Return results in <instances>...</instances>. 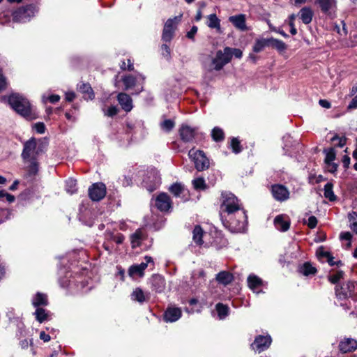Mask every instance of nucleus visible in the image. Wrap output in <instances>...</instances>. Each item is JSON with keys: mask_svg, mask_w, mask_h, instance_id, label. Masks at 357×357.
I'll list each match as a JSON object with an SVG mask.
<instances>
[{"mask_svg": "<svg viewBox=\"0 0 357 357\" xmlns=\"http://www.w3.org/2000/svg\"><path fill=\"white\" fill-rule=\"evenodd\" d=\"M220 217L224 226L231 232L245 231L247 215L239 204L238 198L231 192L222 193Z\"/></svg>", "mask_w": 357, "mask_h": 357, "instance_id": "nucleus-1", "label": "nucleus"}, {"mask_svg": "<svg viewBox=\"0 0 357 357\" xmlns=\"http://www.w3.org/2000/svg\"><path fill=\"white\" fill-rule=\"evenodd\" d=\"M10 107L20 115L29 118L32 114V107L29 101L22 96L14 93L8 97Z\"/></svg>", "mask_w": 357, "mask_h": 357, "instance_id": "nucleus-2", "label": "nucleus"}, {"mask_svg": "<svg viewBox=\"0 0 357 357\" xmlns=\"http://www.w3.org/2000/svg\"><path fill=\"white\" fill-rule=\"evenodd\" d=\"M231 61V48L225 47L223 51L218 50L216 56L211 61L210 64L203 62L204 67L208 71L220 70L227 63Z\"/></svg>", "mask_w": 357, "mask_h": 357, "instance_id": "nucleus-3", "label": "nucleus"}, {"mask_svg": "<svg viewBox=\"0 0 357 357\" xmlns=\"http://www.w3.org/2000/svg\"><path fill=\"white\" fill-rule=\"evenodd\" d=\"M190 158L194 162L198 171H203L209 167V160L201 150L192 149L188 153Z\"/></svg>", "mask_w": 357, "mask_h": 357, "instance_id": "nucleus-4", "label": "nucleus"}, {"mask_svg": "<svg viewBox=\"0 0 357 357\" xmlns=\"http://www.w3.org/2000/svg\"><path fill=\"white\" fill-rule=\"evenodd\" d=\"M37 13L35 6L28 5L19 8L13 13V20L17 22H26L29 21Z\"/></svg>", "mask_w": 357, "mask_h": 357, "instance_id": "nucleus-5", "label": "nucleus"}, {"mask_svg": "<svg viewBox=\"0 0 357 357\" xmlns=\"http://www.w3.org/2000/svg\"><path fill=\"white\" fill-rule=\"evenodd\" d=\"M181 15L169 18L165 24L162 38L165 42H169L174 36V31L176 29L177 24L181 21Z\"/></svg>", "mask_w": 357, "mask_h": 357, "instance_id": "nucleus-6", "label": "nucleus"}, {"mask_svg": "<svg viewBox=\"0 0 357 357\" xmlns=\"http://www.w3.org/2000/svg\"><path fill=\"white\" fill-rule=\"evenodd\" d=\"M160 183V178L155 169L148 172L143 180V185L149 192L155 190Z\"/></svg>", "mask_w": 357, "mask_h": 357, "instance_id": "nucleus-7", "label": "nucleus"}, {"mask_svg": "<svg viewBox=\"0 0 357 357\" xmlns=\"http://www.w3.org/2000/svg\"><path fill=\"white\" fill-rule=\"evenodd\" d=\"M271 342L272 340L270 335H257L251 344V348L255 351L261 353L270 347Z\"/></svg>", "mask_w": 357, "mask_h": 357, "instance_id": "nucleus-8", "label": "nucleus"}, {"mask_svg": "<svg viewBox=\"0 0 357 357\" xmlns=\"http://www.w3.org/2000/svg\"><path fill=\"white\" fill-rule=\"evenodd\" d=\"M89 196L93 201H100L103 199L106 195V187L102 183H93L89 188Z\"/></svg>", "mask_w": 357, "mask_h": 357, "instance_id": "nucleus-9", "label": "nucleus"}, {"mask_svg": "<svg viewBox=\"0 0 357 357\" xmlns=\"http://www.w3.org/2000/svg\"><path fill=\"white\" fill-rule=\"evenodd\" d=\"M354 290V283L348 281L342 285H337L335 288L336 297L340 300H344L351 296Z\"/></svg>", "mask_w": 357, "mask_h": 357, "instance_id": "nucleus-10", "label": "nucleus"}, {"mask_svg": "<svg viewBox=\"0 0 357 357\" xmlns=\"http://www.w3.org/2000/svg\"><path fill=\"white\" fill-rule=\"evenodd\" d=\"M145 80V77L141 74L137 75V76L134 77L133 75H126L124 76L122 79V81L123 82V84L125 86V90H129L130 89H132L135 86H136L137 83L138 82L141 87L140 89L136 92V94L139 93L141 91H143V84Z\"/></svg>", "mask_w": 357, "mask_h": 357, "instance_id": "nucleus-11", "label": "nucleus"}, {"mask_svg": "<svg viewBox=\"0 0 357 357\" xmlns=\"http://www.w3.org/2000/svg\"><path fill=\"white\" fill-rule=\"evenodd\" d=\"M271 193L274 199L278 202H284L289 198V191L283 185L275 184L271 186Z\"/></svg>", "mask_w": 357, "mask_h": 357, "instance_id": "nucleus-12", "label": "nucleus"}, {"mask_svg": "<svg viewBox=\"0 0 357 357\" xmlns=\"http://www.w3.org/2000/svg\"><path fill=\"white\" fill-rule=\"evenodd\" d=\"M155 205L162 212L168 211L172 207V201L169 196L166 193L159 194L155 200Z\"/></svg>", "mask_w": 357, "mask_h": 357, "instance_id": "nucleus-13", "label": "nucleus"}, {"mask_svg": "<svg viewBox=\"0 0 357 357\" xmlns=\"http://www.w3.org/2000/svg\"><path fill=\"white\" fill-rule=\"evenodd\" d=\"M36 149V142L33 138L30 139L24 144V149L22 153V158L27 161L29 159L34 158V153Z\"/></svg>", "mask_w": 357, "mask_h": 357, "instance_id": "nucleus-14", "label": "nucleus"}, {"mask_svg": "<svg viewBox=\"0 0 357 357\" xmlns=\"http://www.w3.org/2000/svg\"><path fill=\"white\" fill-rule=\"evenodd\" d=\"M179 134L183 142H192L195 137L196 129L188 125H182L179 129Z\"/></svg>", "mask_w": 357, "mask_h": 357, "instance_id": "nucleus-15", "label": "nucleus"}, {"mask_svg": "<svg viewBox=\"0 0 357 357\" xmlns=\"http://www.w3.org/2000/svg\"><path fill=\"white\" fill-rule=\"evenodd\" d=\"M181 310L179 307H169L164 314V320L166 322H174L181 317Z\"/></svg>", "mask_w": 357, "mask_h": 357, "instance_id": "nucleus-16", "label": "nucleus"}, {"mask_svg": "<svg viewBox=\"0 0 357 357\" xmlns=\"http://www.w3.org/2000/svg\"><path fill=\"white\" fill-rule=\"evenodd\" d=\"M117 100L124 111L128 112L132 110L133 107L132 100L129 95L125 93H119L117 96Z\"/></svg>", "mask_w": 357, "mask_h": 357, "instance_id": "nucleus-17", "label": "nucleus"}, {"mask_svg": "<svg viewBox=\"0 0 357 357\" xmlns=\"http://www.w3.org/2000/svg\"><path fill=\"white\" fill-rule=\"evenodd\" d=\"M192 285L195 287H199L206 282V274L204 270H195L191 275Z\"/></svg>", "mask_w": 357, "mask_h": 357, "instance_id": "nucleus-18", "label": "nucleus"}, {"mask_svg": "<svg viewBox=\"0 0 357 357\" xmlns=\"http://www.w3.org/2000/svg\"><path fill=\"white\" fill-rule=\"evenodd\" d=\"M151 288L157 293H161L165 288V281L162 276L154 275L151 279Z\"/></svg>", "mask_w": 357, "mask_h": 357, "instance_id": "nucleus-19", "label": "nucleus"}, {"mask_svg": "<svg viewBox=\"0 0 357 357\" xmlns=\"http://www.w3.org/2000/svg\"><path fill=\"white\" fill-rule=\"evenodd\" d=\"M229 21L241 31H246L248 29L245 23V15L243 14L231 16L229 18Z\"/></svg>", "mask_w": 357, "mask_h": 357, "instance_id": "nucleus-20", "label": "nucleus"}, {"mask_svg": "<svg viewBox=\"0 0 357 357\" xmlns=\"http://www.w3.org/2000/svg\"><path fill=\"white\" fill-rule=\"evenodd\" d=\"M357 347V342L352 338H346L339 344V349L342 353L351 352Z\"/></svg>", "mask_w": 357, "mask_h": 357, "instance_id": "nucleus-21", "label": "nucleus"}, {"mask_svg": "<svg viewBox=\"0 0 357 357\" xmlns=\"http://www.w3.org/2000/svg\"><path fill=\"white\" fill-rule=\"evenodd\" d=\"M274 225L278 230L286 231L289 228L290 222L289 220H285V217L283 215H279L274 219Z\"/></svg>", "mask_w": 357, "mask_h": 357, "instance_id": "nucleus-22", "label": "nucleus"}, {"mask_svg": "<svg viewBox=\"0 0 357 357\" xmlns=\"http://www.w3.org/2000/svg\"><path fill=\"white\" fill-rule=\"evenodd\" d=\"M315 3L319 6L321 11L325 13H331L336 6L335 0H315Z\"/></svg>", "mask_w": 357, "mask_h": 357, "instance_id": "nucleus-23", "label": "nucleus"}, {"mask_svg": "<svg viewBox=\"0 0 357 357\" xmlns=\"http://www.w3.org/2000/svg\"><path fill=\"white\" fill-rule=\"evenodd\" d=\"M313 15L314 13L310 7H303L298 13L299 17L305 24H308L312 22Z\"/></svg>", "mask_w": 357, "mask_h": 357, "instance_id": "nucleus-24", "label": "nucleus"}, {"mask_svg": "<svg viewBox=\"0 0 357 357\" xmlns=\"http://www.w3.org/2000/svg\"><path fill=\"white\" fill-rule=\"evenodd\" d=\"M215 279L220 284L226 286L233 281L234 276L231 273L223 271L216 275Z\"/></svg>", "mask_w": 357, "mask_h": 357, "instance_id": "nucleus-25", "label": "nucleus"}, {"mask_svg": "<svg viewBox=\"0 0 357 357\" xmlns=\"http://www.w3.org/2000/svg\"><path fill=\"white\" fill-rule=\"evenodd\" d=\"M32 305L34 307H40V306H46L48 304L47 295L38 292L32 298Z\"/></svg>", "mask_w": 357, "mask_h": 357, "instance_id": "nucleus-26", "label": "nucleus"}, {"mask_svg": "<svg viewBox=\"0 0 357 357\" xmlns=\"http://www.w3.org/2000/svg\"><path fill=\"white\" fill-rule=\"evenodd\" d=\"M247 281L250 289L257 294L260 292L257 289L262 285V280L261 278L255 275H250L248 277Z\"/></svg>", "mask_w": 357, "mask_h": 357, "instance_id": "nucleus-27", "label": "nucleus"}, {"mask_svg": "<svg viewBox=\"0 0 357 357\" xmlns=\"http://www.w3.org/2000/svg\"><path fill=\"white\" fill-rule=\"evenodd\" d=\"M149 298V294L144 293L142 289L136 288L131 294V299L142 303Z\"/></svg>", "mask_w": 357, "mask_h": 357, "instance_id": "nucleus-28", "label": "nucleus"}, {"mask_svg": "<svg viewBox=\"0 0 357 357\" xmlns=\"http://www.w3.org/2000/svg\"><path fill=\"white\" fill-rule=\"evenodd\" d=\"M207 26L211 29H215L218 32H221L220 20L215 14H211L207 16Z\"/></svg>", "mask_w": 357, "mask_h": 357, "instance_id": "nucleus-29", "label": "nucleus"}, {"mask_svg": "<svg viewBox=\"0 0 357 357\" xmlns=\"http://www.w3.org/2000/svg\"><path fill=\"white\" fill-rule=\"evenodd\" d=\"M267 46H269V38H257L252 47V50L255 53H259Z\"/></svg>", "mask_w": 357, "mask_h": 357, "instance_id": "nucleus-30", "label": "nucleus"}, {"mask_svg": "<svg viewBox=\"0 0 357 357\" xmlns=\"http://www.w3.org/2000/svg\"><path fill=\"white\" fill-rule=\"evenodd\" d=\"M144 238V234L142 230L137 229L130 236L132 248H135L140 245L141 241Z\"/></svg>", "mask_w": 357, "mask_h": 357, "instance_id": "nucleus-31", "label": "nucleus"}, {"mask_svg": "<svg viewBox=\"0 0 357 357\" xmlns=\"http://www.w3.org/2000/svg\"><path fill=\"white\" fill-rule=\"evenodd\" d=\"M79 90L84 95L85 99L92 100L94 98V93L92 88L89 84L82 83L79 86Z\"/></svg>", "mask_w": 357, "mask_h": 357, "instance_id": "nucleus-32", "label": "nucleus"}, {"mask_svg": "<svg viewBox=\"0 0 357 357\" xmlns=\"http://www.w3.org/2000/svg\"><path fill=\"white\" fill-rule=\"evenodd\" d=\"M203 234L204 231L202 227L199 225L195 226L192 231V239L196 244L199 245H202Z\"/></svg>", "mask_w": 357, "mask_h": 357, "instance_id": "nucleus-33", "label": "nucleus"}, {"mask_svg": "<svg viewBox=\"0 0 357 357\" xmlns=\"http://www.w3.org/2000/svg\"><path fill=\"white\" fill-rule=\"evenodd\" d=\"M269 45H271L280 52H282L287 49V45L283 41L273 38H269Z\"/></svg>", "mask_w": 357, "mask_h": 357, "instance_id": "nucleus-34", "label": "nucleus"}, {"mask_svg": "<svg viewBox=\"0 0 357 357\" xmlns=\"http://www.w3.org/2000/svg\"><path fill=\"white\" fill-rule=\"evenodd\" d=\"M333 185L331 183H327L324 185V197L331 202L335 201L337 198L333 192Z\"/></svg>", "mask_w": 357, "mask_h": 357, "instance_id": "nucleus-35", "label": "nucleus"}, {"mask_svg": "<svg viewBox=\"0 0 357 357\" xmlns=\"http://www.w3.org/2000/svg\"><path fill=\"white\" fill-rule=\"evenodd\" d=\"M299 272L305 276H308L310 275L315 274L317 272V269L314 266H312V264H310L308 262H306L302 266L300 267Z\"/></svg>", "mask_w": 357, "mask_h": 357, "instance_id": "nucleus-36", "label": "nucleus"}, {"mask_svg": "<svg viewBox=\"0 0 357 357\" xmlns=\"http://www.w3.org/2000/svg\"><path fill=\"white\" fill-rule=\"evenodd\" d=\"M169 191L176 197H181L185 192V188L181 183H176L172 185Z\"/></svg>", "mask_w": 357, "mask_h": 357, "instance_id": "nucleus-37", "label": "nucleus"}, {"mask_svg": "<svg viewBox=\"0 0 357 357\" xmlns=\"http://www.w3.org/2000/svg\"><path fill=\"white\" fill-rule=\"evenodd\" d=\"M220 319H224L229 314V307L222 303H218L215 306Z\"/></svg>", "mask_w": 357, "mask_h": 357, "instance_id": "nucleus-38", "label": "nucleus"}, {"mask_svg": "<svg viewBox=\"0 0 357 357\" xmlns=\"http://www.w3.org/2000/svg\"><path fill=\"white\" fill-rule=\"evenodd\" d=\"M66 190L68 193L72 195L77 192V181L73 178H68L66 181Z\"/></svg>", "mask_w": 357, "mask_h": 357, "instance_id": "nucleus-39", "label": "nucleus"}, {"mask_svg": "<svg viewBox=\"0 0 357 357\" xmlns=\"http://www.w3.org/2000/svg\"><path fill=\"white\" fill-rule=\"evenodd\" d=\"M36 310L35 312L33 313L35 315V317L38 321L40 323L43 322L47 318V311L43 309V307H36Z\"/></svg>", "mask_w": 357, "mask_h": 357, "instance_id": "nucleus-40", "label": "nucleus"}, {"mask_svg": "<svg viewBox=\"0 0 357 357\" xmlns=\"http://www.w3.org/2000/svg\"><path fill=\"white\" fill-rule=\"evenodd\" d=\"M211 136L214 141L220 142L224 139V132L223 130L218 128L215 127L211 132Z\"/></svg>", "mask_w": 357, "mask_h": 357, "instance_id": "nucleus-41", "label": "nucleus"}, {"mask_svg": "<svg viewBox=\"0 0 357 357\" xmlns=\"http://www.w3.org/2000/svg\"><path fill=\"white\" fill-rule=\"evenodd\" d=\"M344 273L342 271H338L334 274L328 276V280L332 284H337L344 276Z\"/></svg>", "mask_w": 357, "mask_h": 357, "instance_id": "nucleus-42", "label": "nucleus"}, {"mask_svg": "<svg viewBox=\"0 0 357 357\" xmlns=\"http://www.w3.org/2000/svg\"><path fill=\"white\" fill-rule=\"evenodd\" d=\"M324 153H326L325 162L327 165H330L331 162H333L335 159V152L334 149L324 150Z\"/></svg>", "mask_w": 357, "mask_h": 357, "instance_id": "nucleus-43", "label": "nucleus"}, {"mask_svg": "<svg viewBox=\"0 0 357 357\" xmlns=\"http://www.w3.org/2000/svg\"><path fill=\"white\" fill-rule=\"evenodd\" d=\"M351 229L357 234V213L352 212L349 214Z\"/></svg>", "mask_w": 357, "mask_h": 357, "instance_id": "nucleus-44", "label": "nucleus"}, {"mask_svg": "<svg viewBox=\"0 0 357 357\" xmlns=\"http://www.w3.org/2000/svg\"><path fill=\"white\" fill-rule=\"evenodd\" d=\"M128 274L132 278L135 276L142 277L144 275L143 271L140 270L139 266H137L136 264L130 267L128 270Z\"/></svg>", "mask_w": 357, "mask_h": 357, "instance_id": "nucleus-45", "label": "nucleus"}, {"mask_svg": "<svg viewBox=\"0 0 357 357\" xmlns=\"http://www.w3.org/2000/svg\"><path fill=\"white\" fill-rule=\"evenodd\" d=\"M30 162V165L28 167V172L30 175H35L38 170V164L36 162L35 158L28 160Z\"/></svg>", "mask_w": 357, "mask_h": 357, "instance_id": "nucleus-46", "label": "nucleus"}, {"mask_svg": "<svg viewBox=\"0 0 357 357\" xmlns=\"http://www.w3.org/2000/svg\"><path fill=\"white\" fill-rule=\"evenodd\" d=\"M192 185L196 190H204L206 188L205 181L203 178H197L192 181Z\"/></svg>", "mask_w": 357, "mask_h": 357, "instance_id": "nucleus-47", "label": "nucleus"}, {"mask_svg": "<svg viewBox=\"0 0 357 357\" xmlns=\"http://www.w3.org/2000/svg\"><path fill=\"white\" fill-rule=\"evenodd\" d=\"M174 122L170 119L165 120L163 122L161 123L160 126L162 130H164L166 132H169L173 129L174 127Z\"/></svg>", "mask_w": 357, "mask_h": 357, "instance_id": "nucleus-48", "label": "nucleus"}, {"mask_svg": "<svg viewBox=\"0 0 357 357\" xmlns=\"http://www.w3.org/2000/svg\"><path fill=\"white\" fill-rule=\"evenodd\" d=\"M4 198L8 203H13L15 199L13 195L8 193L6 190H0V200H3Z\"/></svg>", "mask_w": 357, "mask_h": 357, "instance_id": "nucleus-49", "label": "nucleus"}, {"mask_svg": "<svg viewBox=\"0 0 357 357\" xmlns=\"http://www.w3.org/2000/svg\"><path fill=\"white\" fill-rule=\"evenodd\" d=\"M231 147L232 148V151L235 153H238L241 151L242 149L240 145V142L237 138H232L231 141Z\"/></svg>", "mask_w": 357, "mask_h": 357, "instance_id": "nucleus-50", "label": "nucleus"}, {"mask_svg": "<svg viewBox=\"0 0 357 357\" xmlns=\"http://www.w3.org/2000/svg\"><path fill=\"white\" fill-rule=\"evenodd\" d=\"M118 108L116 106H110L107 109H103L105 115L112 117L118 113Z\"/></svg>", "mask_w": 357, "mask_h": 357, "instance_id": "nucleus-51", "label": "nucleus"}, {"mask_svg": "<svg viewBox=\"0 0 357 357\" xmlns=\"http://www.w3.org/2000/svg\"><path fill=\"white\" fill-rule=\"evenodd\" d=\"M144 260L145 261H143L139 264H136L137 266H139V269L142 270L143 272L147 268L148 264L153 262L152 257L149 256H146L144 257Z\"/></svg>", "mask_w": 357, "mask_h": 357, "instance_id": "nucleus-52", "label": "nucleus"}, {"mask_svg": "<svg viewBox=\"0 0 357 357\" xmlns=\"http://www.w3.org/2000/svg\"><path fill=\"white\" fill-rule=\"evenodd\" d=\"M43 102L45 103L47 100H49L51 103L57 102L60 100V96L59 95H51L48 97L45 96H43Z\"/></svg>", "mask_w": 357, "mask_h": 357, "instance_id": "nucleus-53", "label": "nucleus"}, {"mask_svg": "<svg viewBox=\"0 0 357 357\" xmlns=\"http://www.w3.org/2000/svg\"><path fill=\"white\" fill-rule=\"evenodd\" d=\"M296 18V15L294 14H292L289 16V26L291 27V29H290V33L292 34V35H296L297 33V30L294 26V21Z\"/></svg>", "mask_w": 357, "mask_h": 357, "instance_id": "nucleus-54", "label": "nucleus"}, {"mask_svg": "<svg viewBox=\"0 0 357 357\" xmlns=\"http://www.w3.org/2000/svg\"><path fill=\"white\" fill-rule=\"evenodd\" d=\"M305 223L307 225V226L310 228L313 229V228L316 227V226L317 225V219L315 216L312 215L308 218V219L305 222Z\"/></svg>", "mask_w": 357, "mask_h": 357, "instance_id": "nucleus-55", "label": "nucleus"}, {"mask_svg": "<svg viewBox=\"0 0 357 357\" xmlns=\"http://www.w3.org/2000/svg\"><path fill=\"white\" fill-rule=\"evenodd\" d=\"M161 50H162V54L165 57L169 58L170 56L171 51H170V48L169 47V46L167 45L163 44L161 46Z\"/></svg>", "mask_w": 357, "mask_h": 357, "instance_id": "nucleus-56", "label": "nucleus"}, {"mask_svg": "<svg viewBox=\"0 0 357 357\" xmlns=\"http://www.w3.org/2000/svg\"><path fill=\"white\" fill-rule=\"evenodd\" d=\"M121 68L122 70H128L130 71L133 70V65L131 63L130 60L128 59V64H126V61H122L121 64Z\"/></svg>", "mask_w": 357, "mask_h": 357, "instance_id": "nucleus-57", "label": "nucleus"}, {"mask_svg": "<svg viewBox=\"0 0 357 357\" xmlns=\"http://www.w3.org/2000/svg\"><path fill=\"white\" fill-rule=\"evenodd\" d=\"M34 128L38 133L43 134L45 131V126L43 123H37L34 125Z\"/></svg>", "mask_w": 357, "mask_h": 357, "instance_id": "nucleus-58", "label": "nucleus"}, {"mask_svg": "<svg viewBox=\"0 0 357 357\" xmlns=\"http://www.w3.org/2000/svg\"><path fill=\"white\" fill-rule=\"evenodd\" d=\"M234 56L236 58L241 59L243 56V52L241 50L237 48H231V59L232 56Z\"/></svg>", "mask_w": 357, "mask_h": 357, "instance_id": "nucleus-59", "label": "nucleus"}, {"mask_svg": "<svg viewBox=\"0 0 357 357\" xmlns=\"http://www.w3.org/2000/svg\"><path fill=\"white\" fill-rule=\"evenodd\" d=\"M324 255H326V258L327 259V261L330 266H334L335 264L338 265L339 264H341L340 261L337 262L334 261V258L332 256H331L329 252H325Z\"/></svg>", "mask_w": 357, "mask_h": 357, "instance_id": "nucleus-60", "label": "nucleus"}, {"mask_svg": "<svg viewBox=\"0 0 357 357\" xmlns=\"http://www.w3.org/2000/svg\"><path fill=\"white\" fill-rule=\"evenodd\" d=\"M197 26H193L191 29L187 33V35L186 36L190 38V39H192L193 40L194 39V37H195V35L197 33Z\"/></svg>", "mask_w": 357, "mask_h": 357, "instance_id": "nucleus-61", "label": "nucleus"}, {"mask_svg": "<svg viewBox=\"0 0 357 357\" xmlns=\"http://www.w3.org/2000/svg\"><path fill=\"white\" fill-rule=\"evenodd\" d=\"M7 86V82L6 77L0 74V92L5 90Z\"/></svg>", "mask_w": 357, "mask_h": 357, "instance_id": "nucleus-62", "label": "nucleus"}, {"mask_svg": "<svg viewBox=\"0 0 357 357\" xmlns=\"http://www.w3.org/2000/svg\"><path fill=\"white\" fill-rule=\"evenodd\" d=\"M319 104L324 108L329 109L331 107V104L329 101L324 99H321L319 101Z\"/></svg>", "mask_w": 357, "mask_h": 357, "instance_id": "nucleus-63", "label": "nucleus"}, {"mask_svg": "<svg viewBox=\"0 0 357 357\" xmlns=\"http://www.w3.org/2000/svg\"><path fill=\"white\" fill-rule=\"evenodd\" d=\"M357 108V95L352 99L350 103L348 105V109H355Z\"/></svg>", "mask_w": 357, "mask_h": 357, "instance_id": "nucleus-64", "label": "nucleus"}]
</instances>
